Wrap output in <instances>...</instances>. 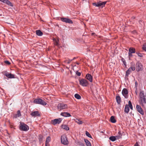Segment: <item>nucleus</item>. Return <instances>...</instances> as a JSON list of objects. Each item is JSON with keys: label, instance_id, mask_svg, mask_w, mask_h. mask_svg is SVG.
<instances>
[{"label": "nucleus", "instance_id": "8fccbe9b", "mask_svg": "<svg viewBox=\"0 0 146 146\" xmlns=\"http://www.w3.org/2000/svg\"><path fill=\"white\" fill-rule=\"evenodd\" d=\"M135 85H137V82H135Z\"/></svg>", "mask_w": 146, "mask_h": 146}, {"label": "nucleus", "instance_id": "c85d7f7f", "mask_svg": "<svg viewBox=\"0 0 146 146\" xmlns=\"http://www.w3.org/2000/svg\"><path fill=\"white\" fill-rule=\"evenodd\" d=\"M131 71L129 68L126 72V76H128L130 74Z\"/></svg>", "mask_w": 146, "mask_h": 146}, {"label": "nucleus", "instance_id": "c756f323", "mask_svg": "<svg viewBox=\"0 0 146 146\" xmlns=\"http://www.w3.org/2000/svg\"><path fill=\"white\" fill-rule=\"evenodd\" d=\"M51 138L49 136L48 137L46 140V143H49L50 141Z\"/></svg>", "mask_w": 146, "mask_h": 146}, {"label": "nucleus", "instance_id": "de8ad7c7", "mask_svg": "<svg viewBox=\"0 0 146 146\" xmlns=\"http://www.w3.org/2000/svg\"><path fill=\"white\" fill-rule=\"evenodd\" d=\"M135 93L136 95H137V88L136 89V90H135Z\"/></svg>", "mask_w": 146, "mask_h": 146}, {"label": "nucleus", "instance_id": "72a5a7b5", "mask_svg": "<svg viewBox=\"0 0 146 146\" xmlns=\"http://www.w3.org/2000/svg\"><path fill=\"white\" fill-rule=\"evenodd\" d=\"M86 135L88 136V137L90 138H92V137L89 133L87 131H86Z\"/></svg>", "mask_w": 146, "mask_h": 146}, {"label": "nucleus", "instance_id": "9d476101", "mask_svg": "<svg viewBox=\"0 0 146 146\" xmlns=\"http://www.w3.org/2000/svg\"><path fill=\"white\" fill-rule=\"evenodd\" d=\"M136 108L137 111L140 114L142 115H143L144 114L143 111L142 109L141 106L139 105H137Z\"/></svg>", "mask_w": 146, "mask_h": 146}, {"label": "nucleus", "instance_id": "dca6fc26", "mask_svg": "<svg viewBox=\"0 0 146 146\" xmlns=\"http://www.w3.org/2000/svg\"><path fill=\"white\" fill-rule=\"evenodd\" d=\"M53 40L54 41V45L56 46H58L59 45L58 43V42L59 41V39L58 38L56 39L55 38H53Z\"/></svg>", "mask_w": 146, "mask_h": 146}, {"label": "nucleus", "instance_id": "412c9836", "mask_svg": "<svg viewBox=\"0 0 146 146\" xmlns=\"http://www.w3.org/2000/svg\"><path fill=\"white\" fill-rule=\"evenodd\" d=\"M36 34L38 35L39 36H42V33L40 30H37L36 31Z\"/></svg>", "mask_w": 146, "mask_h": 146}, {"label": "nucleus", "instance_id": "cd10ccee", "mask_svg": "<svg viewBox=\"0 0 146 146\" xmlns=\"http://www.w3.org/2000/svg\"><path fill=\"white\" fill-rule=\"evenodd\" d=\"M75 97L78 99H80L81 98V97L78 94H76L74 95Z\"/></svg>", "mask_w": 146, "mask_h": 146}, {"label": "nucleus", "instance_id": "603ef678", "mask_svg": "<svg viewBox=\"0 0 146 146\" xmlns=\"http://www.w3.org/2000/svg\"><path fill=\"white\" fill-rule=\"evenodd\" d=\"M94 34H95V33H92V35H94Z\"/></svg>", "mask_w": 146, "mask_h": 146}, {"label": "nucleus", "instance_id": "6e6552de", "mask_svg": "<svg viewBox=\"0 0 146 146\" xmlns=\"http://www.w3.org/2000/svg\"><path fill=\"white\" fill-rule=\"evenodd\" d=\"M62 119L60 118L56 119L53 120H52L51 122L53 124L55 125L57 123H60L62 121Z\"/></svg>", "mask_w": 146, "mask_h": 146}, {"label": "nucleus", "instance_id": "b1692460", "mask_svg": "<svg viewBox=\"0 0 146 146\" xmlns=\"http://www.w3.org/2000/svg\"><path fill=\"white\" fill-rule=\"evenodd\" d=\"M7 78H15V75L11 73H9L7 75Z\"/></svg>", "mask_w": 146, "mask_h": 146}, {"label": "nucleus", "instance_id": "6ab92c4d", "mask_svg": "<svg viewBox=\"0 0 146 146\" xmlns=\"http://www.w3.org/2000/svg\"><path fill=\"white\" fill-rule=\"evenodd\" d=\"M129 105L127 104L125 106V112L126 113H128L129 112Z\"/></svg>", "mask_w": 146, "mask_h": 146}, {"label": "nucleus", "instance_id": "3c124183", "mask_svg": "<svg viewBox=\"0 0 146 146\" xmlns=\"http://www.w3.org/2000/svg\"><path fill=\"white\" fill-rule=\"evenodd\" d=\"M76 64L78 65H79V63L78 62H76Z\"/></svg>", "mask_w": 146, "mask_h": 146}, {"label": "nucleus", "instance_id": "bb28decb", "mask_svg": "<svg viewBox=\"0 0 146 146\" xmlns=\"http://www.w3.org/2000/svg\"><path fill=\"white\" fill-rule=\"evenodd\" d=\"M109 139L112 141H114L116 140L115 138V137L114 136L110 137H109Z\"/></svg>", "mask_w": 146, "mask_h": 146}, {"label": "nucleus", "instance_id": "e433bc0d", "mask_svg": "<svg viewBox=\"0 0 146 146\" xmlns=\"http://www.w3.org/2000/svg\"><path fill=\"white\" fill-rule=\"evenodd\" d=\"M143 49L146 51V43H145L143 46L142 47Z\"/></svg>", "mask_w": 146, "mask_h": 146}, {"label": "nucleus", "instance_id": "7c9ffc66", "mask_svg": "<svg viewBox=\"0 0 146 146\" xmlns=\"http://www.w3.org/2000/svg\"><path fill=\"white\" fill-rule=\"evenodd\" d=\"M6 4L11 7L13 6V4L8 0H7Z\"/></svg>", "mask_w": 146, "mask_h": 146}, {"label": "nucleus", "instance_id": "9b49d317", "mask_svg": "<svg viewBox=\"0 0 146 146\" xmlns=\"http://www.w3.org/2000/svg\"><path fill=\"white\" fill-rule=\"evenodd\" d=\"M122 93L123 96L126 98H127V95L128 94V92L127 89L126 88H124L122 92Z\"/></svg>", "mask_w": 146, "mask_h": 146}, {"label": "nucleus", "instance_id": "c03bdc74", "mask_svg": "<svg viewBox=\"0 0 146 146\" xmlns=\"http://www.w3.org/2000/svg\"><path fill=\"white\" fill-rule=\"evenodd\" d=\"M7 0H0V1L3 2L4 3H6Z\"/></svg>", "mask_w": 146, "mask_h": 146}, {"label": "nucleus", "instance_id": "473e14b6", "mask_svg": "<svg viewBox=\"0 0 146 146\" xmlns=\"http://www.w3.org/2000/svg\"><path fill=\"white\" fill-rule=\"evenodd\" d=\"M128 104H128V105H129V107L132 110L133 107L132 105L131 102L130 101H129Z\"/></svg>", "mask_w": 146, "mask_h": 146}, {"label": "nucleus", "instance_id": "f704fd0d", "mask_svg": "<svg viewBox=\"0 0 146 146\" xmlns=\"http://www.w3.org/2000/svg\"><path fill=\"white\" fill-rule=\"evenodd\" d=\"M73 60H66L64 61L65 63H66L68 64H70V62L72 61Z\"/></svg>", "mask_w": 146, "mask_h": 146}, {"label": "nucleus", "instance_id": "f257e3e1", "mask_svg": "<svg viewBox=\"0 0 146 146\" xmlns=\"http://www.w3.org/2000/svg\"><path fill=\"white\" fill-rule=\"evenodd\" d=\"M146 94L144 93V91L141 90L139 94V102L143 106L144 104H146Z\"/></svg>", "mask_w": 146, "mask_h": 146}, {"label": "nucleus", "instance_id": "393cba45", "mask_svg": "<svg viewBox=\"0 0 146 146\" xmlns=\"http://www.w3.org/2000/svg\"><path fill=\"white\" fill-rule=\"evenodd\" d=\"M84 141L87 146H91V144L90 142L88 140L85 139Z\"/></svg>", "mask_w": 146, "mask_h": 146}, {"label": "nucleus", "instance_id": "09e8293b", "mask_svg": "<svg viewBox=\"0 0 146 146\" xmlns=\"http://www.w3.org/2000/svg\"><path fill=\"white\" fill-rule=\"evenodd\" d=\"M49 143H45V146H49Z\"/></svg>", "mask_w": 146, "mask_h": 146}, {"label": "nucleus", "instance_id": "4c0bfd02", "mask_svg": "<svg viewBox=\"0 0 146 146\" xmlns=\"http://www.w3.org/2000/svg\"><path fill=\"white\" fill-rule=\"evenodd\" d=\"M3 73L4 75L5 76L7 77L8 76L7 75H8L9 74V73L6 71L3 72Z\"/></svg>", "mask_w": 146, "mask_h": 146}, {"label": "nucleus", "instance_id": "7ed1b4c3", "mask_svg": "<svg viewBox=\"0 0 146 146\" xmlns=\"http://www.w3.org/2000/svg\"><path fill=\"white\" fill-rule=\"evenodd\" d=\"M61 143L65 145H67L68 143V141L67 139V138L65 135H63L61 137Z\"/></svg>", "mask_w": 146, "mask_h": 146}, {"label": "nucleus", "instance_id": "a211bd4d", "mask_svg": "<svg viewBox=\"0 0 146 146\" xmlns=\"http://www.w3.org/2000/svg\"><path fill=\"white\" fill-rule=\"evenodd\" d=\"M106 3V1H104L102 2H99L98 3V7L101 6H104Z\"/></svg>", "mask_w": 146, "mask_h": 146}, {"label": "nucleus", "instance_id": "39448f33", "mask_svg": "<svg viewBox=\"0 0 146 146\" xmlns=\"http://www.w3.org/2000/svg\"><path fill=\"white\" fill-rule=\"evenodd\" d=\"M135 66L136 70L137 72L142 70L143 69V65L141 64L139 61L136 63Z\"/></svg>", "mask_w": 146, "mask_h": 146}, {"label": "nucleus", "instance_id": "ddd939ff", "mask_svg": "<svg viewBox=\"0 0 146 146\" xmlns=\"http://www.w3.org/2000/svg\"><path fill=\"white\" fill-rule=\"evenodd\" d=\"M86 78L90 82H92V77L91 75L89 74H88L86 75Z\"/></svg>", "mask_w": 146, "mask_h": 146}, {"label": "nucleus", "instance_id": "79ce46f5", "mask_svg": "<svg viewBox=\"0 0 146 146\" xmlns=\"http://www.w3.org/2000/svg\"><path fill=\"white\" fill-rule=\"evenodd\" d=\"M76 74L77 76H80L81 74L80 72H79L78 71H77Z\"/></svg>", "mask_w": 146, "mask_h": 146}, {"label": "nucleus", "instance_id": "4be33fe9", "mask_svg": "<svg viewBox=\"0 0 146 146\" xmlns=\"http://www.w3.org/2000/svg\"><path fill=\"white\" fill-rule=\"evenodd\" d=\"M116 99L117 102V103L118 104H119L121 102V98L119 96H116Z\"/></svg>", "mask_w": 146, "mask_h": 146}, {"label": "nucleus", "instance_id": "f03ea898", "mask_svg": "<svg viewBox=\"0 0 146 146\" xmlns=\"http://www.w3.org/2000/svg\"><path fill=\"white\" fill-rule=\"evenodd\" d=\"M19 128L21 130L27 131L29 129V126L24 123H20Z\"/></svg>", "mask_w": 146, "mask_h": 146}, {"label": "nucleus", "instance_id": "5701e85b", "mask_svg": "<svg viewBox=\"0 0 146 146\" xmlns=\"http://www.w3.org/2000/svg\"><path fill=\"white\" fill-rule=\"evenodd\" d=\"M62 128L66 130H68L69 129V127H68V125H62Z\"/></svg>", "mask_w": 146, "mask_h": 146}, {"label": "nucleus", "instance_id": "4468645a", "mask_svg": "<svg viewBox=\"0 0 146 146\" xmlns=\"http://www.w3.org/2000/svg\"><path fill=\"white\" fill-rule=\"evenodd\" d=\"M60 115L65 117L71 116L70 114L68 112H62Z\"/></svg>", "mask_w": 146, "mask_h": 146}, {"label": "nucleus", "instance_id": "f8f14e48", "mask_svg": "<svg viewBox=\"0 0 146 146\" xmlns=\"http://www.w3.org/2000/svg\"><path fill=\"white\" fill-rule=\"evenodd\" d=\"M31 115L34 117L36 116H40V114L38 111H33L31 114Z\"/></svg>", "mask_w": 146, "mask_h": 146}, {"label": "nucleus", "instance_id": "1a4fd4ad", "mask_svg": "<svg viewBox=\"0 0 146 146\" xmlns=\"http://www.w3.org/2000/svg\"><path fill=\"white\" fill-rule=\"evenodd\" d=\"M61 20L64 22H65L67 23L70 24H72L73 22L70 19L66 18H61Z\"/></svg>", "mask_w": 146, "mask_h": 146}, {"label": "nucleus", "instance_id": "864d4df0", "mask_svg": "<svg viewBox=\"0 0 146 146\" xmlns=\"http://www.w3.org/2000/svg\"><path fill=\"white\" fill-rule=\"evenodd\" d=\"M76 58L75 57H74L72 60H74Z\"/></svg>", "mask_w": 146, "mask_h": 146}, {"label": "nucleus", "instance_id": "423d86ee", "mask_svg": "<svg viewBox=\"0 0 146 146\" xmlns=\"http://www.w3.org/2000/svg\"><path fill=\"white\" fill-rule=\"evenodd\" d=\"M79 82L80 84L83 86H87L88 84V81L84 79L80 80Z\"/></svg>", "mask_w": 146, "mask_h": 146}, {"label": "nucleus", "instance_id": "0eeeda50", "mask_svg": "<svg viewBox=\"0 0 146 146\" xmlns=\"http://www.w3.org/2000/svg\"><path fill=\"white\" fill-rule=\"evenodd\" d=\"M58 109L60 110H61L67 108V105L64 104H58L57 106Z\"/></svg>", "mask_w": 146, "mask_h": 146}, {"label": "nucleus", "instance_id": "f3484780", "mask_svg": "<svg viewBox=\"0 0 146 146\" xmlns=\"http://www.w3.org/2000/svg\"><path fill=\"white\" fill-rule=\"evenodd\" d=\"M118 135L116 136L115 137L116 139H118L121 138L122 134L120 131H119L118 133Z\"/></svg>", "mask_w": 146, "mask_h": 146}, {"label": "nucleus", "instance_id": "aec40b11", "mask_svg": "<svg viewBox=\"0 0 146 146\" xmlns=\"http://www.w3.org/2000/svg\"><path fill=\"white\" fill-rule=\"evenodd\" d=\"M110 121L112 123H115L116 122V120L115 119L114 117L113 116H111L110 118Z\"/></svg>", "mask_w": 146, "mask_h": 146}, {"label": "nucleus", "instance_id": "ea45409f", "mask_svg": "<svg viewBox=\"0 0 146 146\" xmlns=\"http://www.w3.org/2000/svg\"><path fill=\"white\" fill-rule=\"evenodd\" d=\"M17 116L18 117L21 116V112L20 110H18L17 111Z\"/></svg>", "mask_w": 146, "mask_h": 146}, {"label": "nucleus", "instance_id": "a19ab883", "mask_svg": "<svg viewBox=\"0 0 146 146\" xmlns=\"http://www.w3.org/2000/svg\"><path fill=\"white\" fill-rule=\"evenodd\" d=\"M5 63L7 65H9L10 64V62L8 61H4Z\"/></svg>", "mask_w": 146, "mask_h": 146}, {"label": "nucleus", "instance_id": "20e7f679", "mask_svg": "<svg viewBox=\"0 0 146 146\" xmlns=\"http://www.w3.org/2000/svg\"><path fill=\"white\" fill-rule=\"evenodd\" d=\"M34 102L36 104H40L44 106L46 104V102L40 98L35 99L34 100Z\"/></svg>", "mask_w": 146, "mask_h": 146}, {"label": "nucleus", "instance_id": "2eb2a0df", "mask_svg": "<svg viewBox=\"0 0 146 146\" xmlns=\"http://www.w3.org/2000/svg\"><path fill=\"white\" fill-rule=\"evenodd\" d=\"M129 52L131 53H134L136 52L135 49L133 47H130L129 49Z\"/></svg>", "mask_w": 146, "mask_h": 146}, {"label": "nucleus", "instance_id": "a18cd8bd", "mask_svg": "<svg viewBox=\"0 0 146 146\" xmlns=\"http://www.w3.org/2000/svg\"><path fill=\"white\" fill-rule=\"evenodd\" d=\"M93 5H94V6H96V7H98V3H93Z\"/></svg>", "mask_w": 146, "mask_h": 146}, {"label": "nucleus", "instance_id": "2f4dec72", "mask_svg": "<svg viewBox=\"0 0 146 146\" xmlns=\"http://www.w3.org/2000/svg\"><path fill=\"white\" fill-rule=\"evenodd\" d=\"M136 53L138 55V56L139 57H142L143 56V54L142 53L136 52Z\"/></svg>", "mask_w": 146, "mask_h": 146}, {"label": "nucleus", "instance_id": "a878e982", "mask_svg": "<svg viewBox=\"0 0 146 146\" xmlns=\"http://www.w3.org/2000/svg\"><path fill=\"white\" fill-rule=\"evenodd\" d=\"M131 71H134L135 70V65H132L131 67L129 68Z\"/></svg>", "mask_w": 146, "mask_h": 146}, {"label": "nucleus", "instance_id": "c9c22d12", "mask_svg": "<svg viewBox=\"0 0 146 146\" xmlns=\"http://www.w3.org/2000/svg\"><path fill=\"white\" fill-rule=\"evenodd\" d=\"M121 60L122 61V62L124 65L126 66V63L125 60L124 58H122L121 59Z\"/></svg>", "mask_w": 146, "mask_h": 146}, {"label": "nucleus", "instance_id": "37998d69", "mask_svg": "<svg viewBox=\"0 0 146 146\" xmlns=\"http://www.w3.org/2000/svg\"><path fill=\"white\" fill-rule=\"evenodd\" d=\"M132 53H131L129 52H128V56L129 58H130L132 56Z\"/></svg>", "mask_w": 146, "mask_h": 146}, {"label": "nucleus", "instance_id": "58836bf2", "mask_svg": "<svg viewBox=\"0 0 146 146\" xmlns=\"http://www.w3.org/2000/svg\"><path fill=\"white\" fill-rule=\"evenodd\" d=\"M76 122L79 124H82L83 123L82 121L79 119L78 120V121Z\"/></svg>", "mask_w": 146, "mask_h": 146}, {"label": "nucleus", "instance_id": "49530a36", "mask_svg": "<svg viewBox=\"0 0 146 146\" xmlns=\"http://www.w3.org/2000/svg\"><path fill=\"white\" fill-rule=\"evenodd\" d=\"M134 146H139V145L138 144V143L137 142L134 145Z\"/></svg>", "mask_w": 146, "mask_h": 146}]
</instances>
